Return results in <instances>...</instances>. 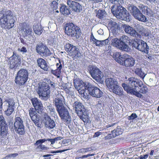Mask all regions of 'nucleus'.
<instances>
[{"mask_svg": "<svg viewBox=\"0 0 159 159\" xmlns=\"http://www.w3.org/2000/svg\"><path fill=\"white\" fill-rule=\"evenodd\" d=\"M65 100L61 94H58L54 99L55 104L61 119L67 125L71 122V117L67 110L64 106Z\"/></svg>", "mask_w": 159, "mask_h": 159, "instance_id": "obj_1", "label": "nucleus"}, {"mask_svg": "<svg viewBox=\"0 0 159 159\" xmlns=\"http://www.w3.org/2000/svg\"><path fill=\"white\" fill-rule=\"evenodd\" d=\"M0 13L2 14L0 17V27L3 29L10 30L15 25V20L12 11L2 8Z\"/></svg>", "mask_w": 159, "mask_h": 159, "instance_id": "obj_2", "label": "nucleus"}, {"mask_svg": "<svg viewBox=\"0 0 159 159\" xmlns=\"http://www.w3.org/2000/svg\"><path fill=\"white\" fill-rule=\"evenodd\" d=\"M74 108L80 118L84 123L89 122V116L88 111L81 103L76 101L74 103Z\"/></svg>", "mask_w": 159, "mask_h": 159, "instance_id": "obj_3", "label": "nucleus"}, {"mask_svg": "<svg viewBox=\"0 0 159 159\" xmlns=\"http://www.w3.org/2000/svg\"><path fill=\"white\" fill-rule=\"evenodd\" d=\"M105 82L106 85L110 92L120 96L123 95V89L119 86L116 81L112 78H108Z\"/></svg>", "mask_w": 159, "mask_h": 159, "instance_id": "obj_4", "label": "nucleus"}, {"mask_svg": "<svg viewBox=\"0 0 159 159\" xmlns=\"http://www.w3.org/2000/svg\"><path fill=\"white\" fill-rule=\"evenodd\" d=\"M64 32L67 35L76 38L79 37L81 33L80 28L72 23L66 24Z\"/></svg>", "mask_w": 159, "mask_h": 159, "instance_id": "obj_5", "label": "nucleus"}, {"mask_svg": "<svg viewBox=\"0 0 159 159\" xmlns=\"http://www.w3.org/2000/svg\"><path fill=\"white\" fill-rule=\"evenodd\" d=\"M111 8V12L116 17L120 18L122 20H126L129 19V13L126 9L121 6L116 7L115 6H112Z\"/></svg>", "mask_w": 159, "mask_h": 159, "instance_id": "obj_6", "label": "nucleus"}, {"mask_svg": "<svg viewBox=\"0 0 159 159\" xmlns=\"http://www.w3.org/2000/svg\"><path fill=\"white\" fill-rule=\"evenodd\" d=\"M28 70L24 69H20L17 73L15 79V82L20 86L24 85L28 79Z\"/></svg>", "mask_w": 159, "mask_h": 159, "instance_id": "obj_7", "label": "nucleus"}, {"mask_svg": "<svg viewBox=\"0 0 159 159\" xmlns=\"http://www.w3.org/2000/svg\"><path fill=\"white\" fill-rule=\"evenodd\" d=\"M128 83L132 87L139 88V91L143 94L146 93L148 92V88L140 80H138L134 77H130L128 80Z\"/></svg>", "mask_w": 159, "mask_h": 159, "instance_id": "obj_8", "label": "nucleus"}, {"mask_svg": "<svg viewBox=\"0 0 159 159\" xmlns=\"http://www.w3.org/2000/svg\"><path fill=\"white\" fill-rule=\"evenodd\" d=\"M8 65L10 69H16L21 63V59L17 52L14 51L12 55L8 58Z\"/></svg>", "mask_w": 159, "mask_h": 159, "instance_id": "obj_9", "label": "nucleus"}, {"mask_svg": "<svg viewBox=\"0 0 159 159\" xmlns=\"http://www.w3.org/2000/svg\"><path fill=\"white\" fill-rule=\"evenodd\" d=\"M50 90L49 85L45 82H42L38 88V93L44 99H48L50 96Z\"/></svg>", "mask_w": 159, "mask_h": 159, "instance_id": "obj_10", "label": "nucleus"}, {"mask_svg": "<svg viewBox=\"0 0 159 159\" xmlns=\"http://www.w3.org/2000/svg\"><path fill=\"white\" fill-rule=\"evenodd\" d=\"M15 120L13 129L19 134L24 135L25 133V130L22 120L19 117H16Z\"/></svg>", "mask_w": 159, "mask_h": 159, "instance_id": "obj_11", "label": "nucleus"}, {"mask_svg": "<svg viewBox=\"0 0 159 159\" xmlns=\"http://www.w3.org/2000/svg\"><path fill=\"white\" fill-rule=\"evenodd\" d=\"M65 49L69 56L72 58H78L81 56V54L79 49L70 43H67L66 44L65 46Z\"/></svg>", "mask_w": 159, "mask_h": 159, "instance_id": "obj_12", "label": "nucleus"}, {"mask_svg": "<svg viewBox=\"0 0 159 159\" xmlns=\"http://www.w3.org/2000/svg\"><path fill=\"white\" fill-rule=\"evenodd\" d=\"M130 12L134 17L139 21L145 22L147 21L146 17L141 13L139 9L134 6L129 7Z\"/></svg>", "mask_w": 159, "mask_h": 159, "instance_id": "obj_13", "label": "nucleus"}, {"mask_svg": "<svg viewBox=\"0 0 159 159\" xmlns=\"http://www.w3.org/2000/svg\"><path fill=\"white\" fill-rule=\"evenodd\" d=\"M89 70L94 79L98 82L101 81L102 73L98 68L93 65H91L89 67Z\"/></svg>", "mask_w": 159, "mask_h": 159, "instance_id": "obj_14", "label": "nucleus"}, {"mask_svg": "<svg viewBox=\"0 0 159 159\" xmlns=\"http://www.w3.org/2000/svg\"><path fill=\"white\" fill-rule=\"evenodd\" d=\"M19 30L23 36L24 37L29 36H32L33 30L31 27L26 22L20 23Z\"/></svg>", "mask_w": 159, "mask_h": 159, "instance_id": "obj_15", "label": "nucleus"}, {"mask_svg": "<svg viewBox=\"0 0 159 159\" xmlns=\"http://www.w3.org/2000/svg\"><path fill=\"white\" fill-rule=\"evenodd\" d=\"M122 86L124 90L128 93L134 95L139 98H141L143 96L139 91V88L137 89L135 87H130L125 83L122 84Z\"/></svg>", "mask_w": 159, "mask_h": 159, "instance_id": "obj_16", "label": "nucleus"}, {"mask_svg": "<svg viewBox=\"0 0 159 159\" xmlns=\"http://www.w3.org/2000/svg\"><path fill=\"white\" fill-rule=\"evenodd\" d=\"M111 44L114 46L122 51H127L129 50L128 46L120 39L117 38L112 39Z\"/></svg>", "mask_w": 159, "mask_h": 159, "instance_id": "obj_17", "label": "nucleus"}, {"mask_svg": "<svg viewBox=\"0 0 159 159\" xmlns=\"http://www.w3.org/2000/svg\"><path fill=\"white\" fill-rule=\"evenodd\" d=\"M42 120L45 126L49 129L53 128L56 125L54 121L47 113L43 114Z\"/></svg>", "mask_w": 159, "mask_h": 159, "instance_id": "obj_18", "label": "nucleus"}, {"mask_svg": "<svg viewBox=\"0 0 159 159\" xmlns=\"http://www.w3.org/2000/svg\"><path fill=\"white\" fill-rule=\"evenodd\" d=\"M8 126L5 119L2 115L0 116V136L4 138L7 134Z\"/></svg>", "mask_w": 159, "mask_h": 159, "instance_id": "obj_19", "label": "nucleus"}, {"mask_svg": "<svg viewBox=\"0 0 159 159\" xmlns=\"http://www.w3.org/2000/svg\"><path fill=\"white\" fill-rule=\"evenodd\" d=\"M89 94L92 97L96 98H100L103 95V92L98 87L94 86H89L87 88Z\"/></svg>", "mask_w": 159, "mask_h": 159, "instance_id": "obj_20", "label": "nucleus"}, {"mask_svg": "<svg viewBox=\"0 0 159 159\" xmlns=\"http://www.w3.org/2000/svg\"><path fill=\"white\" fill-rule=\"evenodd\" d=\"M36 51L38 54L45 57L50 56L51 54V52L48 47L43 44L40 45H37Z\"/></svg>", "mask_w": 159, "mask_h": 159, "instance_id": "obj_21", "label": "nucleus"}, {"mask_svg": "<svg viewBox=\"0 0 159 159\" xmlns=\"http://www.w3.org/2000/svg\"><path fill=\"white\" fill-rule=\"evenodd\" d=\"M67 4L69 8L71 9L73 11L79 12L82 10V6L79 3L75 1L67 0Z\"/></svg>", "mask_w": 159, "mask_h": 159, "instance_id": "obj_22", "label": "nucleus"}, {"mask_svg": "<svg viewBox=\"0 0 159 159\" xmlns=\"http://www.w3.org/2000/svg\"><path fill=\"white\" fill-rule=\"evenodd\" d=\"M67 4L69 8L71 9L73 11L79 12L82 10V6L79 3L75 1L67 0Z\"/></svg>", "mask_w": 159, "mask_h": 159, "instance_id": "obj_23", "label": "nucleus"}, {"mask_svg": "<svg viewBox=\"0 0 159 159\" xmlns=\"http://www.w3.org/2000/svg\"><path fill=\"white\" fill-rule=\"evenodd\" d=\"M36 111L35 108H31L29 110V115L35 125L37 127H40L39 116L37 113Z\"/></svg>", "mask_w": 159, "mask_h": 159, "instance_id": "obj_24", "label": "nucleus"}, {"mask_svg": "<svg viewBox=\"0 0 159 159\" xmlns=\"http://www.w3.org/2000/svg\"><path fill=\"white\" fill-rule=\"evenodd\" d=\"M32 104L37 111L40 114L42 113L43 110V104L37 98H34L31 99Z\"/></svg>", "mask_w": 159, "mask_h": 159, "instance_id": "obj_25", "label": "nucleus"}, {"mask_svg": "<svg viewBox=\"0 0 159 159\" xmlns=\"http://www.w3.org/2000/svg\"><path fill=\"white\" fill-rule=\"evenodd\" d=\"M122 62L121 63V65L125 66L126 67H131L133 66L135 64V60L134 59L131 57L129 56L127 57L125 55L124 57H123Z\"/></svg>", "mask_w": 159, "mask_h": 159, "instance_id": "obj_26", "label": "nucleus"}, {"mask_svg": "<svg viewBox=\"0 0 159 159\" xmlns=\"http://www.w3.org/2000/svg\"><path fill=\"white\" fill-rule=\"evenodd\" d=\"M6 102L8 103V107L7 110L5 111V113L7 116H9L14 111L15 103L13 100L11 98L7 99Z\"/></svg>", "mask_w": 159, "mask_h": 159, "instance_id": "obj_27", "label": "nucleus"}, {"mask_svg": "<svg viewBox=\"0 0 159 159\" xmlns=\"http://www.w3.org/2000/svg\"><path fill=\"white\" fill-rule=\"evenodd\" d=\"M125 32L133 37L138 38L139 35L133 28L129 25H124V26Z\"/></svg>", "mask_w": 159, "mask_h": 159, "instance_id": "obj_28", "label": "nucleus"}, {"mask_svg": "<svg viewBox=\"0 0 159 159\" xmlns=\"http://www.w3.org/2000/svg\"><path fill=\"white\" fill-rule=\"evenodd\" d=\"M59 63H57L56 64L57 69L55 70H51V73L58 78L60 77V75L61 73V69L62 68V65L60 60H59Z\"/></svg>", "mask_w": 159, "mask_h": 159, "instance_id": "obj_29", "label": "nucleus"}, {"mask_svg": "<svg viewBox=\"0 0 159 159\" xmlns=\"http://www.w3.org/2000/svg\"><path fill=\"white\" fill-rule=\"evenodd\" d=\"M38 66L41 69L45 71H49L50 68L46 61L43 58H39L37 60Z\"/></svg>", "mask_w": 159, "mask_h": 159, "instance_id": "obj_30", "label": "nucleus"}, {"mask_svg": "<svg viewBox=\"0 0 159 159\" xmlns=\"http://www.w3.org/2000/svg\"><path fill=\"white\" fill-rule=\"evenodd\" d=\"M108 28L112 33H116L120 29L119 25L116 22L111 20L109 21L108 24Z\"/></svg>", "mask_w": 159, "mask_h": 159, "instance_id": "obj_31", "label": "nucleus"}, {"mask_svg": "<svg viewBox=\"0 0 159 159\" xmlns=\"http://www.w3.org/2000/svg\"><path fill=\"white\" fill-rule=\"evenodd\" d=\"M75 88H76L78 90H80V92L81 95L84 98H87L88 95L87 93H86L87 89L85 88V87L84 86L83 84L81 83L79 84H75Z\"/></svg>", "mask_w": 159, "mask_h": 159, "instance_id": "obj_32", "label": "nucleus"}, {"mask_svg": "<svg viewBox=\"0 0 159 159\" xmlns=\"http://www.w3.org/2000/svg\"><path fill=\"white\" fill-rule=\"evenodd\" d=\"M137 49L146 53H148L149 51V47L145 42L141 40L139 46H138Z\"/></svg>", "mask_w": 159, "mask_h": 159, "instance_id": "obj_33", "label": "nucleus"}, {"mask_svg": "<svg viewBox=\"0 0 159 159\" xmlns=\"http://www.w3.org/2000/svg\"><path fill=\"white\" fill-rule=\"evenodd\" d=\"M125 55H121L120 52H116L113 53V57L114 59L116 61L121 64L122 62L123 57H124Z\"/></svg>", "mask_w": 159, "mask_h": 159, "instance_id": "obj_34", "label": "nucleus"}, {"mask_svg": "<svg viewBox=\"0 0 159 159\" xmlns=\"http://www.w3.org/2000/svg\"><path fill=\"white\" fill-rule=\"evenodd\" d=\"M140 41H141V39H138L134 38L131 39H130V42L129 43V45L131 46L132 48H134L137 49L138 46H139Z\"/></svg>", "mask_w": 159, "mask_h": 159, "instance_id": "obj_35", "label": "nucleus"}, {"mask_svg": "<svg viewBox=\"0 0 159 159\" xmlns=\"http://www.w3.org/2000/svg\"><path fill=\"white\" fill-rule=\"evenodd\" d=\"M60 11L63 15H68L70 14V11L67 7L65 5H62L60 8Z\"/></svg>", "mask_w": 159, "mask_h": 159, "instance_id": "obj_36", "label": "nucleus"}, {"mask_svg": "<svg viewBox=\"0 0 159 159\" xmlns=\"http://www.w3.org/2000/svg\"><path fill=\"white\" fill-rule=\"evenodd\" d=\"M107 14L103 10H99L97 12L96 16L99 19H102L106 16Z\"/></svg>", "mask_w": 159, "mask_h": 159, "instance_id": "obj_37", "label": "nucleus"}, {"mask_svg": "<svg viewBox=\"0 0 159 159\" xmlns=\"http://www.w3.org/2000/svg\"><path fill=\"white\" fill-rule=\"evenodd\" d=\"M33 29L35 33L37 34L40 35L42 33L41 26L38 24L34 25Z\"/></svg>", "mask_w": 159, "mask_h": 159, "instance_id": "obj_38", "label": "nucleus"}, {"mask_svg": "<svg viewBox=\"0 0 159 159\" xmlns=\"http://www.w3.org/2000/svg\"><path fill=\"white\" fill-rule=\"evenodd\" d=\"M140 9L144 14L148 15L150 14L151 9L147 6L142 5L140 6Z\"/></svg>", "mask_w": 159, "mask_h": 159, "instance_id": "obj_39", "label": "nucleus"}, {"mask_svg": "<svg viewBox=\"0 0 159 159\" xmlns=\"http://www.w3.org/2000/svg\"><path fill=\"white\" fill-rule=\"evenodd\" d=\"M90 40L91 42H93V43L95 44L96 46H102L101 40H98L96 39L95 38L93 34H92Z\"/></svg>", "mask_w": 159, "mask_h": 159, "instance_id": "obj_40", "label": "nucleus"}, {"mask_svg": "<svg viewBox=\"0 0 159 159\" xmlns=\"http://www.w3.org/2000/svg\"><path fill=\"white\" fill-rule=\"evenodd\" d=\"M134 72L136 74L143 79L145 76V73L142 71L141 68H136L135 69Z\"/></svg>", "mask_w": 159, "mask_h": 159, "instance_id": "obj_41", "label": "nucleus"}, {"mask_svg": "<svg viewBox=\"0 0 159 159\" xmlns=\"http://www.w3.org/2000/svg\"><path fill=\"white\" fill-rule=\"evenodd\" d=\"M110 2L115 5L113 6H115L116 7L118 6H121L124 3L123 0H109Z\"/></svg>", "mask_w": 159, "mask_h": 159, "instance_id": "obj_42", "label": "nucleus"}, {"mask_svg": "<svg viewBox=\"0 0 159 159\" xmlns=\"http://www.w3.org/2000/svg\"><path fill=\"white\" fill-rule=\"evenodd\" d=\"M111 133L113 137L114 138L116 136L121 134L122 133V131L121 129L117 128L116 129L112 131Z\"/></svg>", "mask_w": 159, "mask_h": 159, "instance_id": "obj_43", "label": "nucleus"}, {"mask_svg": "<svg viewBox=\"0 0 159 159\" xmlns=\"http://www.w3.org/2000/svg\"><path fill=\"white\" fill-rule=\"evenodd\" d=\"M58 4V3L57 2L54 0L51 2L50 6L51 8L53 10H56L57 8Z\"/></svg>", "mask_w": 159, "mask_h": 159, "instance_id": "obj_44", "label": "nucleus"}, {"mask_svg": "<svg viewBox=\"0 0 159 159\" xmlns=\"http://www.w3.org/2000/svg\"><path fill=\"white\" fill-rule=\"evenodd\" d=\"M121 39L124 42L128 43L129 45V43L130 42V39L129 37L125 35H123L121 36Z\"/></svg>", "mask_w": 159, "mask_h": 159, "instance_id": "obj_45", "label": "nucleus"}, {"mask_svg": "<svg viewBox=\"0 0 159 159\" xmlns=\"http://www.w3.org/2000/svg\"><path fill=\"white\" fill-rule=\"evenodd\" d=\"M47 110L50 113L54 112L55 109L54 108L52 105L50 104L49 105L47 106Z\"/></svg>", "mask_w": 159, "mask_h": 159, "instance_id": "obj_46", "label": "nucleus"}, {"mask_svg": "<svg viewBox=\"0 0 159 159\" xmlns=\"http://www.w3.org/2000/svg\"><path fill=\"white\" fill-rule=\"evenodd\" d=\"M46 141L47 139H40L37 141L34 144L35 145H38L40 143H42Z\"/></svg>", "mask_w": 159, "mask_h": 159, "instance_id": "obj_47", "label": "nucleus"}, {"mask_svg": "<svg viewBox=\"0 0 159 159\" xmlns=\"http://www.w3.org/2000/svg\"><path fill=\"white\" fill-rule=\"evenodd\" d=\"M137 117V116L136 113H133L130 116H128V119L129 120H133L136 118Z\"/></svg>", "mask_w": 159, "mask_h": 159, "instance_id": "obj_48", "label": "nucleus"}, {"mask_svg": "<svg viewBox=\"0 0 159 159\" xmlns=\"http://www.w3.org/2000/svg\"><path fill=\"white\" fill-rule=\"evenodd\" d=\"M89 148H82L78 150V152L80 153H84L89 151Z\"/></svg>", "mask_w": 159, "mask_h": 159, "instance_id": "obj_49", "label": "nucleus"}, {"mask_svg": "<svg viewBox=\"0 0 159 159\" xmlns=\"http://www.w3.org/2000/svg\"><path fill=\"white\" fill-rule=\"evenodd\" d=\"M37 148L40 149L41 150H47L48 149L47 147H46L45 146L41 144L38 146Z\"/></svg>", "mask_w": 159, "mask_h": 159, "instance_id": "obj_50", "label": "nucleus"}, {"mask_svg": "<svg viewBox=\"0 0 159 159\" xmlns=\"http://www.w3.org/2000/svg\"><path fill=\"white\" fill-rule=\"evenodd\" d=\"M18 51H20V52H22L23 53H25L27 52V50L26 48L25 47H23L21 48L20 49L18 48Z\"/></svg>", "mask_w": 159, "mask_h": 159, "instance_id": "obj_51", "label": "nucleus"}, {"mask_svg": "<svg viewBox=\"0 0 159 159\" xmlns=\"http://www.w3.org/2000/svg\"><path fill=\"white\" fill-rule=\"evenodd\" d=\"M109 39H106L105 40H101L102 46H105L108 44L109 43Z\"/></svg>", "mask_w": 159, "mask_h": 159, "instance_id": "obj_52", "label": "nucleus"}, {"mask_svg": "<svg viewBox=\"0 0 159 159\" xmlns=\"http://www.w3.org/2000/svg\"><path fill=\"white\" fill-rule=\"evenodd\" d=\"M67 150H57V151H52L50 152V153H61L64 152L66 151Z\"/></svg>", "mask_w": 159, "mask_h": 159, "instance_id": "obj_53", "label": "nucleus"}, {"mask_svg": "<svg viewBox=\"0 0 159 159\" xmlns=\"http://www.w3.org/2000/svg\"><path fill=\"white\" fill-rule=\"evenodd\" d=\"M112 137H113L112 134H109L104 137V139L105 140H109L111 139Z\"/></svg>", "mask_w": 159, "mask_h": 159, "instance_id": "obj_54", "label": "nucleus"}, {"mask_svg": "<svg viewBox=\"0 0 159 159\" xmlns=\"http://www.w3.org/2000/svg\"><path fill=\"white\" fill-rule=\"evenodd\" d=\"M94 155V154H88L87 155H84L82 156V157H80V158H86L88 157H90V156H92Z\"/></svg>", "mask_w": 159, "mask_h": 159, "instance_id": "obj_55", "label": "nucleus"}, {"mask_svg": "<svg viewBox=\"0 0 159 159\" xmlns=\"http://www.w3.org/2000/svg\"><path fill=\"white\" fill-rule=\"evenodd\" d=\"M70 88H67L66 89H65V92L67 94H70V93H71L70 92Z\"/></svg>", "mask_w": 159, "mask_h": 159, "instance_id": "obj_56", "label": "nucleus"}, {"mask_svg": "<svg viewBox=\"0 0 159 159\" xmlns=\"http://www.w3.org/2000/svg\"><path fill=\"white\" fill-rule=\"evenodd\" d=\"M102 133L100 132H96L95 133L94 135H93V137H96L99 136Z\"/></svg>", "mask_w": 159, "mask_h": 159, "instance_id": "obj_57", "label": "nucleus"}, {"mask_svg": "<svg viewBox=\"0 0 159 159\" xmlns=\"http://www.w3.org/2000/svg\"><path fill=\"white\" fill-rule=\"evenodd\" d=\"M47 141H50L51 142V144H53L55 142V141L54 139H48Z\"/></svg>", "mask_w": 159, "mask_h": 159, "instance_id": "obj_58", "label": "nucleus"}, {"mask_svg": "<svg viewBox=\"0 0 159 159\" xmlns=\"http://www.w3.org/2000/svg\"><path fill=\"white\" fill-rule=\"evenodd\" d=\"M2 98H0V111L2 110Z\"/></svg>", "mask_w": 159, "mask_h": 159, "instance_id": "obj_59", "label": "nucleus"}, {"mask_svg": "<svg viewBox=\"0 0 159 159\" xmlns=\"http://www.w3.org/2000/svg\"><path fill=\"white\" fill-rule=\"evenodd\" d=\"M63 139V137L61 136H59L54 138L55 141L59 140H61Z\"/></svg>", "mask_w": 159, "mask_h": 159, "instance_id": "obj_60", "label": "nucleus"}, {"mask_svg": "<svg viewBox=\"0 0 159 159\" xmlns=\"http://www.w3.org/2000/svg\"><path fill=\"white\" fill-rule=\"evenodd\" d=\"M50 86L51 88H54L55 87V84L53 82H50Z\"/></svg>", "mask_w": 159, "mask_h": 159, "instance_id": "obj_61", "label": "nucleus"}, {"mask_svg": "<svg viewBox=\"0 0 159 159\" xmlns=\"http://www.w3.org/2000/svg\"><path fill=\"white\" fill-rule=\"evenodd\" d=\"M20 40L21 42L24 44H26V42L24 41V39L22 38H20Z\"/></svg>", "mask_w": 159, "mask_h": 159, "instance_id": "obj_62", "label": "nucleus"}, {"mask_svg": "<svg viewBox=\"0 0 159 159\" xmlns=\"http://www.w3.org/2000/svg\"><path fill=\"white\" fill-rule=\"evenodd\" d=\"M115 124V123H114L113 124H112L111 125H108L106 126V128H107L110 127H111L113 126Z\"/></svg>", "mask_w": 159, "mask_h": 159, "instance_id": "obj_63", "label": "nucleus"}, {"mask_svg": "<svg viewBox=\"0 0 159 159\" xmlns=\"http://www.w3.org/2000/svg\"><path fill=\"white\" fill-rule=\"evenodd\" d=\"M154 150H152L150 152L149 154L150 156H152L153 155L154 153Z\"/></svg>", "mask_w": 159, "mask_h": 159, "instance_id": "obj_64", "label": "nucleus"}]
</instances>
